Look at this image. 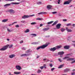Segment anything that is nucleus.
<instances>
[{
	"mask_svg": "<svg viewBox=\"0 0 75 75\" xmlns=\"http://www.w3.org/2000/svg\"><path fill=\"white\" fill-rule=\"evenodd\" d=\"M49 45H50V43H47L45 45H44L37 47L36 48V50H40V49H44L45 48H46Z\"/></svg>",
	"mask_w": 75,
	"mask_h": 75,
	"instance_id": "f257e3e1",
	"label": "nucleus"
},
{
	"mask_svg": "<svg viewBox=\"0 0 75 75\" xmlns=\"http://www.w3.org/2000/svg\"><path fill=\"white\" fill-rule=\"evenodd\" d=\"M8 47H9V48H11L13 47V45H7L6 46L0 49V51H5Z\"/></svg>",
	"mask_w": 75,
	"mask_h": 75,
	"instance_id": "f03ea898",
	"label": "nucleus"
},
{
	"mask_svg": "<svg viewBox=\"0 0 75 75\" xmlns=\"http://www.w3.org/2000/svg\"><path fill=\"white\" fill-rule=\"evenodd\" d=\"M12 4V5H18L20 4V3L18 2H11V4H5L4 6V7H7V6H9Z\"/></svg>",
	"mask_w": 75,
	"mask_h": 75,
	"instance_id": "7ed1b4c3",
	"label": "nucleus"
},
{
	"mask_svg": "<svg viewBox=\"0 0 75 75\" xmlns=\"http://www.w3.org/2000/svg\"><path fill=\"white\" fill-rule=\"evenodd\" d=\"M67 59V61H73L75 60V59L74 58H69V56H66L64 58H63V59Z\"/></svg>",
	"mask_w": 75,
	"mask_h": 75,
	"instance_id": "20e7f679",
	"label": "nucleus"
},
{
	"mask_svg": "<svg viewBox=\"0 0 75 75\" xmlns=\"http://www.w3.org/2000/svg\"><path fill=\"white\" fill-rule=\"evenodd\" d=\"M31 54L29 53L28 54H22L21 55V57H27V56H29Z\"/></svg>",
	"mask_w": 75,
	"mask_h": 75,
	"instance_id": "39448f33",
	"label": "nucleus"
},
{
	"mask_svg": "<svg viewBox=\"0 0 75 75\" xmlns=\"http://www.w3.org/2000/svg\"><path fill=\"white\" fill-rule=\"evenodd\" d=\"M8 12H10V13H15V11H14V10L12 9H10L8 10Z\"/></svg>",
	"mask_w": 75,
	"mask_h": 75,
	"instance_id": "423d86ee",
	"label": "nucleus"
},
{
	"mask_svg": "<svg viewBox=\"0 0 75 75\" xmlns=\"http://www.w3.org/2000/svg\"><path fill=\"white\" fill-rule=\"evenodd\" d=\"M61 24L60 23H59L56 26V28L57 29H59L61 28Z\"/></svg>",
	"mask_w": 75,
	"mask_h": 75,
	"instance_id": "0eeeda50",
	"label": "nucleus"
},
{
	"mask_svg": "<svg viewBox=\"0 0 75 75\" xmlns=\"http://www.w3.org/2000/svg\"><path fill=\"white\" fill-rule=\"evenodd\" d=\"M15 57H16V55L14 54H11L9 56V58L11 59Z\"/></svg>",
	"mask_w": 75,
	"mask_h": 75,
	"instance_id": "6e6552de",
	"label": "nucleus"
},
{
	"mask_svg": "<svg viewBox=\"0 0 75 75\" xmlns=\"http://www.w3.org/2000/svg\"><path fill=\"white\" fill-rule=\"evenodd\" d=\"M64 72H68L69 71H70V69L66 68L64 70Z\"/></svg>",
	"mask_w": 75,
	"mask_h": 75,
	"instance_id": "1a4fd4ad",
	"label": "nucleus"
},
{
	"mask_svg": "<svg viewBox=\"0 0 75 75\" xmlns=\"http://www.w3.org/2000/svg\"><path fill=\"white\" fill-rule=\"evenodd\" d=\"M69 3H70V1L68 0V1L65 2L63 4V5L69 4Z\"/></svg>",
	"mask_w": 75,
	"mask_h": 75,
	"instance_id": "9d476101",
	"label": "nucleus"
},
{
	"mask_svg": "<svg viewBox=\"0 0 75 75\" xmlns=\"http://www.w3.org/2000/svg\"><path fill=\"white\" fill-rule=\"evenodd\" d=\"M56 48H55V47H54L53 48H51L50 49V51H52V52H54V51H55V50H56Z\"/></svg>",
	"mask_w": 75,
	"mask_h": 75,
	"instance_id": "9b49d317",
	"label": "nucleus"
},
{
	"mask_svg": "<svg viewBox=\"0 0 75 75\" xmlns=\"http://www.w3.org/2000/svg\"><path fill=\"white\" fill-rule=\"evenodd\" d=\"M22 18L23 19H25V18H29V16L28 15H24L22 16Z\"/></svg>",
	"mask_w": 75,
	"mask_h": 75,
	"instance_id": "f8f14e48",
	"label": "nucleus"
},
{
	"mask_svg": "<svg viewBox=\"0 0 75 75\" xmlns=\"http://www.w3.org/2000/svg\"><path fill=\"white\" fill-rule=\"evenodd\" d=\"M47 13L45 12H40L39 13H38V14L39 15H41V14H42V15L46 14Z\"/></svg>",
	"mask_w": 75,
	"mask_h": 75,
	"instance_id": "ddd939ff",
	"label": "nucleus"
},
{
	"mask_svg": "<svg viewBox=\"0 0 75 75\" xmlns=\"http://www.w3.org/2000/svg\"><path fill=\"white\" fill-rule=\"evenodd\" d=\"M63 54H64V52H60L58 53V55H62Z\"/></svg>",
	"mask_w": 75,
	"mask_h": 75,
	"instance_id": "4468645a",
	"label": "nucleus"
},
{
	"mask_svg": "<svg viewBox=\"0 0 75 75\" xmlns=\"http://www.w3.org/2000/svg\"><path fill=\"white\" fill-rule=\"evenodd\" d=\"M16 68L17 69H18V70H20L21 69V68L20 66L18 65L16 66Z\"/></svg>",
	"mask_w": 75,
	"mask_h": 75,
	"instance_id": "2eb2a0df",
	"label": "nucleus"
},
{
	"mask_svg": "<svg viewBox=\"0 0 75 75\" xmlns=\"http://www.w3.org/2000/svg\"><path fill=\"white\" fill-rule=\"evenodd\" d=\"M47 9L50 10V9H51V8H52V6L50 5H48L47 6Z\"/></svg>",
	"mask_w": 75,
	"mask_h": 75,
	"instance_id": "dca6fc26",
	"label": "nucleus"
},
{
	"mask_svg": "<svg viewBox=\"0 0 75 75\" xmlns=\"http://www.w3.org/2000/svg\"><path fill=\"white\" fill-rule=\"evenodd\" d=\"M14 74H15V75H18L19 74H21V72L15 71L14 72Z\"/></svg>",
	"mask_w": 75,
	"mask_h": 75,
	"instance_id": "f3484780",
	"label": "nucleus"
},
{
	"mask_svg": "<svg viewBox=\"0 0 75 75\" xmlns=\"http://www.w3.org/2000/svg\"><path fill=\"white\" fill-rule=\"evenodd\" d=\"M32 52V51L30 49H29L27 51L25 52V53H27V54H28L29 52Z\"/></svg>",
	"mask_w": 75,
	"mask_h": 75,
	"instance_id": "a211bd4d",
	"label": "nucleus"
},
{
	"mask_svg": "<svg viewBox=\"0 0 75 75\" xmlns=\"http://www.w3.org/2000/svg\"><path fill=\"white\" fill-rule=\"evenodd\" d=\"M58 21H56L54 22L53 24L52 25V26H54V25H56V24H57L58 23Z\"/></svg>",
	"mask_w": 75,
	"mask_h": 75,
	"instance_id": "6ab92c4d",
	"label": "nucleus"
},
{
	"mask_svg": "<svg viewBox=\"0 0 75 75\" xmlns=\"http://www.w3.org/2000/svg\"><path fill=\"white\" fill-rule=\"evenodd\" d=\"M43 61L44 62H48V61H50V60L48 59H43Z\"/></svg>",
	"mask_w": 75,
	"mask_h": 75,
	"instance_id": "aec40b11",
	"label": "nucleus"
},
{
	"mask_svg": "<svg viewBox=\"0 0 75 75\" xmlns=\"http://www.w3.org/2000/svg\"><path fill=\"white\" fill-rule=\"evenodd\" d=\"M50 28H45L43 29V31H47L48 30H49Z\"/></svg>",
	"mask_w": 75,
	"mask_h": 75,
	"instance_id": "412c9836",
	"label": "nucleus"
},
{
	"mask_svg": "<svg viewBox=\"0 0 75 75\" xmlns=\"http://www.w3.org/2000/svg\"><path fill=\"white\" fill-rule=\"evenodd\" d=\"M66 30L68 32H72L71 30L68 28H66Z\"/></svg>",
	"mask_w": 75,
	"mask_h": 75,
	"instance_id": "4be33fe9",
	"label": "nucleus"
},
{
	"mask_svg": "<svg viewBox=\"0 0 75 75\" xmlns=\"http://www.w3.org/2000/svg\"><path fill=\"white\" fill-rule=\"evenodd\" d=\"M8 21V19H5L3 20L2 21V23H5L6 22H7Z\"/></svg>",
	"mask_w": 75,
	"mask_h": 75,
	"instance_id": "5701e85b",
	"label": "nucleus"
},
{
	"mask_svg": "<svg viewBox=\"0 0 75 75\" xmlns=\"http://www.w3.org/2000/svg\"><path fill=\"white\" fill-rule=\"evenodd\" d=\"M64 48L65 49L68 50V49H69V46H65L64 47Z\"/></svg>",
	"mask_w": 75,
	"mask_h": 75,
	"instance_id": "b1692460",
	"label": "nucleus"
},
{
	"mask_svg": "<svg viewBox=\"0 0 75 75\" xmlns=\"http://www.w3.org/2000/svg\"><path fill=\"white\" fill-rule=\"evenodd\" d=\"M61 47H62L61 46H56L55 47L56 50H57V49H59V48H61Z\"/></svg>",
	"mask_w": 75,
	"mask_h": 75,
	"instance_id": "393cba45",
	"label": "nucleus"
},
{
	"mask_svg": "<svg viewBox=\"0 0 75 75\" xmlns=\"http://www.w3.org/2000/svg\"><path fill=\"white\" fill-rule=\"evenodd\" d=\"M29 31H30V29H27L24 32L25 33H29Z\"/></svg>",
	"mask_w": 75,
	"mask_h": 75,
	"instance_id": "a878e982",
	"label": "nucleus"
},
{
	"mask_svg": "<svg viewBox=\"0 0 75 75\" xmlns=\"http://www.w3.org/2000/svg\"><path fill=\"white\" fill-rule=\"evenodd\" d=\"M31 44H33V45H36L38 44V42H33L31 43Z\"/></svg>",
	"mask_w": 75,
	"mask_h": 75,
	"instance_id": "bb28decb",
	"label": "nucleus"
},
{
	"mask_svg": "<svg viewBox=\"0 0 75 75\" xmlns=\"http://www.w3.org/2000/svg\"><path fill=\"white\" fill-rule=\"evenodd\" d=\"M36 20H40V21H41L43 20V19L42 18H36Z\"/></svg>",
	"mask_w": 75,
	"mask_h": 75,
	"instance_id": "cd10ccee",
	"label": "nucleus"
},
{
	"mask_svg": "<svg viewBox=\"0 0 75 75\" xmlns=\"http://www.w3.org/2000/svg\"><path fill=\"white\" fill-rule=\"evenodd\" d=\"M52 23H54V21H51L50 22H48L47 23V24L48 25H49V24H52Z\"/></svg>",
	"mask_w": 75,
	"mask_h": 75,
	"instance_id": "c85d7f7f",
	"label": "nucleus"
},
{
	"mask_svg": "<svg viewBox=\"0 0 75 75\" xmlns=\"http://www.w3.org/2000/svg\"><path fill=\"white\" fill-rule=\"evenodd\" d=\"M31 35L33 36V37H36L37 36V35L34 33H32L31 34Z\"/></svg>",
	"mask_w": 75,
	"mask_h": 75,
	"instance_id": "c756f323",
	"label": "nucleus"
},
{
	"mask_svg": "<svg viewBox=\"0 0 75 75\" xmlns=\"http://www.w3.org/2000/svg\"><path fill=\"white\" fill-rule=\"evenodd\" d=\"M63 66H64V64H62L60 65L58 67V68H61L62 67H63Z\"/></svg>",
	"mask_w": 75,
	"mask_h": 75,
	"instance_id": "7c9ffc66",
	"label": "nucleus"
},
{
	"mask_svg": "<svg viewBox=\"0 0 75 75\" xmlns=\"http://www.w3.org/2000/svg\"><path fill=\"white\" fill-rule=\"evenodd\" d=\"M42 71L41 70L38 69L37 71V73H40V72H41Z\"/></svg>",
	"mask_w": 75,
	"mask_h": 75,
	"instance_id": "2f4dec72",
	"label": "nucleus"
},
{
	"mask_svg": "<svg viewBox=\"0 0 75 75\" xmlns=\"http://www.w3.org/2000/svg\"><path fill=\"white\" fill-rule=\"evenodd\" d=\"M17 23V22H14L12 24H10V25H8V26H11V25H14V24L15 23Z\"/></svg>",
	"mask_w": 75,
	"mask_h": 75,
	"instance_id": "473e14b6",
	"label": "nucleus"
},
{
	"mask_svg": "<svg viewBox=\"0 0 75 75\" xmlns=\"http://www.w3.org/2000/svg\"><path fill=\"white\" fill-rule=\"evenodd\" d=\"M30 24L31 25H34V24H36L37 23H36V22H32Z\"/></svg>",
	"mask_w": 75,
	"mask_h": 75,
	"instance_id": "72a5a7b5",
	"label": "nucleus"
},
{
	"mask_svg": "<svg viewBox=\"0 0 75 75\" xmlns=\"http://www.w3.org/2000/svg\"><path fill=\"white\" fill-rule=\"evenodd\" d=\"M61 31H62V32H64V31H65V29H64V28H62L61 29Z\"/></svg>",
	"mask_w": 75,
	"mask_h": 75,
	"instance_id": "f704fd0d",
	"label": "nucleus"
},
{
	"mask_svg": "<svg viewBox=\"0 0 75 75\" xmlns=\"http://www.w3.org/2000/svg\"><path fill=\"white\" fill-rule=\"evenodd\" d=\"M7 30L8 31V32H11V31H12V30H11V29H10L8 28H7Z\"/></svg>",
	"mask_w": 75,
	"mask_h": 75,
	"instance_id": "c9c22d12",
	"label": "nucleus"
},
{
	"mask_svg": "<svg viewBox=\"0 0 75 75\" xmlns=\"http://www.w3.org/2000/svg\"><path fill=\"white\" fill-rule=\"evenodd\" d=\"M71 25V23H69L66 24V26H69V25Z\"/></svg>",
	"mask_w": 75,
	"mask_h": 75,
	"instance_id": "e433bc0d",
	"label": "nucleus"
},
{
	"mask_svg": "<svg viewBox=\"0 0 75 75\" xmlns=\"http://www.w3.org/2000/svg\"><path fill=\"white\" fill-rule=\"evenodd\" d=\"M58 61L60 62H62V60L60 58L58 59Z\"/></svg>",
	"mask_w": 75,
	"mask_h": 75,
	"instance_id": "4c0bfd02",
	"label": "nucleus"
},
{
	"mask_svg": "<svg viewBox=\"0 0 75 75\" xmlns=\"http://www.w3.org/2000/svg\"><path fill=\"white\" fill-rule=\"evenodd\" d=\"M37 4H41V2H38L37 3Z\"/></svg>",
	"mask_w": 75,
	"mask_h": 75,
	"instance_id": "58836bf2",
	"label": "nucleus"
},
{
	"mask_svg": "<svg viewBox=\"0 0 75 75\" xmlns=\"http://www.w3.org/2000/svg\"><path fill=\"white\" fill-rule=\"evenodd\" d=\"M40 68L42 70L44 68V67L43 66H42L40 67Z\"/></svg>",
	"mask_w": 75,
	"mask_h": 75,
	"instance_id": "ea45409f",
	"label": "nucleus"
},
{
	"mask_svg": "<svg viewBox=\"0 0 75 75\" xmlns=\"http://www.w3.org/2000/svg\"><path fill=\"white\" fill-rule=\"evenodd\" d=\"M35 16V15H31L29 16V18L30 17H33V16Z\"/></svg>",
	"mask_w": 75,
	"mask_h": 75,
	"instance_id": "a19ab883",
	"label": "nucleus"
},
{
	"mask_svg": "<svg viewBox=\"0 0 75 75\" xmlns=\"http://www.w3.org/2000/svg\"><path fill=\"white\" fill-rule=\"evenodd\" d=\"M22 49L23 50H26V48L23 47L22 48Z\"/></svg>",
	"mask_w": 75,
	"mask_h": 75,
	"instance_id": "79ce46f5",
	"label": "nucleus"
},
{
	"mask_svg": "<svg viewBox=\"0 0 75 75\" xmlns=\"http://www.w3.org/2000/svg\"><path fill=\"white\" fill-rule=\"evenodd\" d=\"M50 67L51 68H52V66H53V65H52V64H50Z\"/></svg>",
	"mask_w": 75,
	"mask_h": 75,
	"instance_id": "37998d69",
	"label": "nucleus"
},
{
	"mask_svg": "<svg viewBox=\"0 0 75 75\" xmlns=\"http://www.w3.org/2000/svg\"><path fill=\"white\" fill-rule=\"evenodd\" d=\"M52 14H57V12L56 11L53 12H52Z\"/></svg>",
	"mask_w": 75,
	"mask_h": 75,
	"instance_id": "c03bdc74",
	"label": "nucleus"
},
{
	"mask_svg": "<svg viewBox=\"0 0 75 75\" xmlns=\"http://www.w3.org/2000/svg\"><path fill=\"white\" fill-rule=\"evenodd\" d=\"M21 22L22 23H25V21H21Z\"/></svg>",
	"mask_w": 75,
	"mask_h": 75,
	"instance_id": "a18cd8bd",
	"label": "nucleus"
},
{
	"mask_svg": "<svg viewBox=\"0 0 75 75\" xmlns=\"http://www.w3.org/2000/svg\"><path fill=\"white\" fill-rule=\"evenodd\" d=\"M75 63V60H74L73 61H72L71 62V64H74V63Z\"/></svg>",
	"mask_w": 75,
	"mask_h": 75,
	"instance_id": "49530a36",
	"label": "nucleus"
},
{
	"mask_svg": "<svg viewBox=\"0 0 75 75\" xmlns=\"http://www.w3.org/2000/svg\"><path fill=\"white\" fill-rule=\"evenodd\" d=\"M16 27V28H18V27H19V25H15Z\"/></svg>",
	"mask_w": 75,
	"mask_h": 75,
	"instance_id": "de8ad7c7",
	"label": "nucleus"
},
{
	"mask_svg": "<svg viewBox=\"0 0 75 75\" xmlns=\"http://www.w3.org/2000/svg\"><path fill=\"white\" fill-rule=\"evenodd\" d=\"M71 75H75V72H73V73H72L71 74Z\"/></svg>",
	"mask_w": 75,
	"mask_h": 75,
	"instance_id": "09e8293b",
	"label": "nucleus"
},
{
	"mask_svg": "<svg viewBox=\"0 0 75 75\" xmlns=\"http://www.w3.org/2000/svg\"><path fill=\"white\" fill-rule=\"evenodd\" d=\"M54 69H55V68H53L51 69V71H54Z\"/></svg>",
	"mask_w": 75,
	"mask_h": 75,
	"instance_id": "8fccbe9b",
	"label": "nucleus"
},
{
	"mask_svg": "<svg viewBox=\"0 0 75 75\" xmlns=\"http://www.w3.org/2000/svg\"><path fill=\"white\" fill-rule=\"evenodd\" d=\"M63 21H67V20L66 19H64L63 20Z\"/></svg>",
	"mask_w": 75,
	"mask_h": 75,
	"instance_id": "3c124183",
	"label": "nucleus"
},
{
	"mask_svg": "<svg viewBox=\"0 0 75 75\" xmlns=\"http://www.w3.org/2000/svg\"><path fill=\"white\" fill-rule=\"evenodd\" d=\"M72 55H73V54L72 53L69 54V55L70 56H72Z\"/></svg>",
	"mask_w": 75,
	"mask_h": 75,
	"instance_id": "603ef678",
	"label": "nucleus"
},
{
	"mask_svg": "<svg viewBox=\"0 0 75 75\" xmlns=\"http://www.w3.org/2000/svg\"><path fill=\"white\" fill-rule=\"evenodd\" d=\"M58 0V4H60V1H60V0Z\"/></svg>",
	"mask_w": 75,
	"mask_h": 75,
	"instance_id": "864d4df0",
	"label": "nucleus"
},
{
	"mask_svg": "<svg viewBox=\"0 0 75 75\" xmlns=\"http://www.w3.org/2000/svg\"><path fill=\"white\" fill-rule=\"evenodd\" d=\"M42 25H43V24H40V27H42Z\"/></svg>",
	"mask_w": 75,
	"mask_h": 75,
	"instance_id": "5fc2aeb1",
	"label": "nucleus"
},
{
	"mask_svg": "<svg viewBox=\"0 0 75 75\" xmlns=\"http://www.w3.org/2000/svg\"><path fill=\"white\" fill-rule=\"evenodd\" d=\"M39 57H40V56H37V57H36V58L37 59H38Z\"/></svg>",
	"mask_w": 75,
	"mask_h": 75,
	"instance_id": "6e6d98bb",
	"label": "nucleus"
},
{
	"mask_svg": "<svg viewBox=\"0 0 75 75\" xmlns=\"http://www.w3.org/2000/svg\"><path fill=\"white\" fill-rule=\"evenodd\" d=\"M23 41H21L20 42V44H22V43H23Z\"/></svg>",
	"mask_w": 75,
	"mask_h": 75,
	"instance_id": "4d7b16f0",
	"label": "nucleus"
},
{
	"mask_svg": "<svg viewBox=\"0 0 75 75\" xmlns=\"http://www.w3.org/2000/svg\"><path fill=\"white\" fill-rule=\"evenodd\" d=\"M6 1H11V0H6Z\"/></svg>",
	"mask_w": 75,
	"mask_h": 75,
	"instance_id": "13d9d810",
	"label": "nucleus"
},
{
	"mask_svg": "<svg viewBox=\"0 0 75 75\" xmlns=\"http://www.w3.org/2000/svg\"><path fill=\"white\" fill-rule=\"evenodd\" d=\"M69 54H66V56H69Z\"/></svg>",
	"mask_w": 75,
	"mask_h": 75,
	"instance_id": "bf43d9fd",
	"label": "nucleus"
},
{
	"mask_svg": "<svg viewBox=\"0 0 75 75\" xmlns=\"http://www.w3.org/2000/svg\"><path fill=\"white\" fill-rule=\"evenodd\" d=\"M43 67H46V64H44L43 65Z\"/></svg>",
	"mask_w": 75,
	"mask_h": 75,
	"instance_id": "052dcab7",
	"label": "nucleus"
},
{
	"mask_svg": "<svg viewBox=\"0 0 75 75\" xmlns=\"http://www.w3.org/2000/svg\"><path fill=\"white\" fill-rule=\"evenodd\" d=\"M72 45H74V47H75V44H73Z\"/></svg>",
	"mask_w": 75,
	"mask_h": 75,
	"instance_id": "680f3d73",
	"label": "nucleus"
},
{
	"mask_svg": "<svg viewBox=\"0 0 75 75\" xmlns=\"http://www.w3.org/2000/svg\"><path fill=\"white\" fill-rule=\"evenodd\" d=\"M7 41H10V39H7Z\"/></svg>",
	"mask_w": 75,
	"mask_h": 75,
	"instance_id": "e2e57ef3",
	"label": "nucleus"
},
{
	"mask_svg": "<svg viewBox=\"0 0 75 75\" xmlns=\"http://www.w3.org/2000/svg\"><path fill=\"white\" fill-rule=\"evenodd\" d=\"M44 67V68L45 69H46L47 68V67Z\"/></svg>",
	"mask_w": 75,
	"mask_h": 75,
	"instance_id": "0e129e2a",
	"label": "nucleus"
},
{
	"mask_svg": "<svg viewBox=\"0 0 75 75\" xmlns=\"http://www.w3.org/2000/svg\"><path fill=\"white\" fill-rule=\"evenodd\" d=\"M73 72H74V71H75V69H74L73 70Z\"/></svg>",
	"mask_w": 75,
	"mask_h": 75,
	"instance_id": "69168bd1",
	"label": "nucleus"
},
{
	"mask_svg": "<svg viewBox=\"0 0 75 75\" xmlns=\"http://www.w3.org/2000/svg\"><path fill=\"white\" fill-rule=\"evenodd\" d=\"M11 73H9V74L10 75H11Z\"/></svg>",
	"mask_w": 75,
	"mask_h": 75,
	"instance_id": "338daca9",
	"label": "nucleus"
},
{
	"mask_svg": "<svg viewBox=\"0 0 75 75\" xmlns=\"http://www.w3.org/2000/svg\"><path fill=\"white\" fill-rule=\"evenodd\" d=\"M72 42H75V41H73Z\"/></svg>",
	"mask_w": 75,
	"mask_h": 75,
	"instance_id": "774afa93",
	"label": "nucleus"
}]
</instances>
